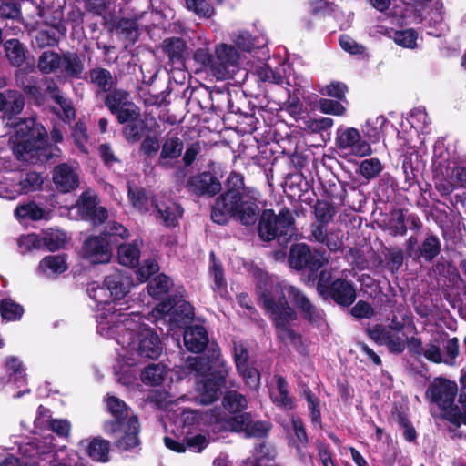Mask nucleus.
<instances>
[{
    "mask_svg": "<svg viewBox=\"0 0 466 466\" xmlns=\"http://www.w3.org/2000/svg\"><path fill=\"white\" fill-rule=\"evenodd\" d=\"M256 293L258 303L272 322L276 339L280 343L289 341L294 347L302 344V336L291 327V322L299 318L295 308L312 325L323 320L322 310L296 286L284 287L272 279L263 278L256 284Z\"/></svg>",
    "mask_w": 466,
    "mask_h": 466,
    "instance_id": "f257e3e1",
    "label": "nucleus"
},
{
    "mask_svg": "<svg viewBox=\"0 0 466 466\" xmlns=\"http://www.w3.org/2000/svg\"><path fill=\"white\" fill-rule=\"evenodd\" d=\"M259 201L250 195L245 186L244 176L231 171L224 182V190L211 205L210 218L218 225L225 226L231 219L243 227H254L259 218Z\"/></svg>",
    "mask_w": 466,
    "mask_h": 466,
    "instance_id": "f03ea898",
    "label": "nucleus"
},
{
    "mask_svg": "<svg viewBox=\"0 0 466 466\" xmlns=\"http://www.w3.org/2000/svg\"><path fill=\"white\" fill-rule=\"evenodd\" d=\"M15 128L19 140L13 147V154L18 161L38 165L54 157L53 150L57 147L48 143L47 131L35 118H24Z\"/></svg>",
    "mask_w": 466,
    "mask_h": 466,
    "instance_id": "7ed1b4c3",
    "label": "nucleus"
},
{
    "mask_svg": "<svg viewBox=\"0 0 466 466\" xmlns=\"http://www.w3.org/2000/svg\"><path fill=\"white\" fill-rule=\"evenodd\" d=\"M189 367L198 373L204 374L200 390L199 402L209 405L219 399L222 388L225 387L229 368L221 358L220 350H213L212 356L196 357L189 362Z\"/></svg>",
    "mask_w": 466,
    "mask_h": 466,
    "instance_id": "20e7f679",
    "label": "nucleus"
},
{
    "mask_svg": "<svg viewBox=\"0 0 466 466\" xmlns=\"http://www.w3.org/2000/svg\"><path fill=\"white\" fill-rule=\"evenodd\" d=\"M256 225L261 241L277 240L282 248H287L294 235L295 218L286 207L281 208L279 214L272 208H264L260 209Z\"/></svg>",
    "mask_w": 466,
    "mask_h": 466,
    "instance_id": "39448f33",
    "label": "nucleus"
},
{
    "mask_svg": "<svg viewBox=\"0 0 466 466\" xmlns=\"http://www.w3.org/2000/svg\"><path fill=\"white\" fill-rule=\"evenodd\" d=\"M187 176V171L178 167L174 177L178 185H182L187 192L198 198H212L218 197L224 190L222 183V175L214 167V165L208 164L203 170H198Z\"/></svg>",
    "mask_w": 466,
    "mask_h": 466,
    "instance_id": "423d86ee",
    "label": "nucleus"
},
{
    "mask_svg": "<svg viewBox=\"0 0 466 466\" xmlns=\"http://www.w3.org/2000/svg\"><path fill=\"white\" fill-rule=\"evenodd\" d=\"M316 290L323 300L340 308H350L357 299V289L351 280L341 277L333 279L331 271L327 269L320 270Z\"/></svg>",
    "mask_w": 466,
    "mask_h": 466,
    "instance_id": "0eeeda50",
    "label": "nucleus"
},
{
    "mask_svg": "<svg viewBox=\"0 0 466 466\" xmlns=\"http://www.w3.org/2000/svg\"><path fill=\"white\" fill-rule=\"evenodd\" d=\"M291 268L303 271L307 282L319 281V270L329 262L326 251L321 248H311L306 243L292 244L288 258Z\"/></svg>",
    "mask_w": 466,
    "mask_h": 466,
    "instance_id": "6e6552de",
    "label": "nucleus"
},
{
    "mask_svg": "<svg viewBox=\"0 0 466 466\" xmlns=\"http://www.w3.org/2000/svg\"><path fill=\"white\" fill-rule=\"evenodd\" d=\"M458 393L456 382L448 379L438 377L427 388L426 397L435 403L441 410V418L449 421V415L454 413L453 409L458 408L455 398Z\"/></svg>",
    "mask_w": 466,
    "mask_h": 466,
    "instance_id": "1a4fd4ad",
    "label": "nucleus"
},
{
    "mask_svg": "<svg viewBox=\"0 0 466 466\" xmlns=\"http://www.w3.org/2000/svg\"><path fill=\"white\" fill-rule=\"evenodd\" d=\"M156 309L162 315L168 317L170 326L185 328L194 319V307L187 300L177 295H171L162 299Z\"/></svg>",
    "mask_w": 466,
    "mask_h": 466,
    "instance_id": "9d476101",
    "label": "nucleus"
},
{
    "mask_svg": "<svg viewBox=\"0 0 466 466\" xmlns=\"http://www.w3.org/2000/svg\"><path fill=\"white\" fill-rule=\"evenodd\" d=\"M130 350L138 357L157 360L163 351L162 341L154 328L141 325L129 342Z\"/></svg>",
    "mask_w": 466,
    "mask_h": 466,
    "instance_id": "9b49d317",
    "label": "nucleus"
},
{
    "mask_svg": "<svg viewBox=\"0 0 466 466\" xmlns=\"http://www.w3.org/2000/svg\"><path fill=\"white\" fill-rule=\"evenodd\" d=\"M224 427L232 432L244 433L246 438L266 439L273 425L269 420H254L251 412H244L228 418Z\"/></svg>",
    "mask_w": 466,
    "mask_h": 466,
    "instance_id": "f8f14e48",
    "label": "nucleus"
},
{
    "mask_svg": "<svg viewBox=\"0 0 466 466\" xmlns=\"http://www.w3.org/2000/svg\"><path fill=\"white\" fill-rule=\"evenodd\" d=\"M336 147L341 150H348L356 157H366L372 153L368 141L361 137L360 131L355 127L343 128L339 127L336 132Z\"/></svg>",
    "mask_w": 466,
    "mask_h": 466,
    "instance_id": "ddd939ff",
    "label": "nucleus"
},
{
    "mask_svg": "<svg viewBox=\"0 0 466 466\" xmlns=\"http://www.w3.org/2000/svg\"><path fill=\"white\" fill-rule=\"evenodd\" d=\"M239 58L237 49L228 44L218 45L214 53L213 76L224 80L232 76Z\"/></svg>",
    "mask_w": 466,
    "mask_h": 466,
    "instance_id": "4468645a",
    "label": "nucleus"
},
{
    "mask_svg": "<svg viewBox=\"0 0 466 466\" xmlns=\"http://www.w3.org/2000/svg\"><path fill=\"white\" fill-rule=\"evenodd\" d=\"M365 333L379 346L387 347L391 354H401L406 349L405 339L397 332H392L390 328H385V325L377 323L372 327L365 329Z\"/></svg>",
    "mask_w": 466,
    "mask_h": 466,
    "instance_id": "2eb2a0df",
    "label": "nucleus"
},
{
    "mask_svg": "<svg viewBox=\"0 0 466 466\" xmlns=\"http://www.w3.org/2000/svg\"><path fill=\"white\" fill-rule=\"evenodd\" d=\"M140 432V422L138 417L131 414V418L120 429L108 436L116 438L114 445L120 451H131L140 445L138 434Z\"/></svg>",
    "mask_w": 466,
    "mask_h": 466,
    "instance_id": "dca6fc26",
    "label": "nucleus"
},
{
    "mask_svg": "<svg viewBox=\"0 0 466 466\" xmlns=\"http://www.w3.org/2000/svg\"><path fill=\"white\" fill-rule=\"evenodd\" d=\"M106 401L107 411L112 416V419L105 420L102 428L106 434H113L120 429L121 425L129 420L131 414H129L128 406L121 399L116 396H109Z\"/></svg>",
    "mask_w": 466,
    "mask_h": 466,
    "instance_id": "f3484780",
    "label": "nucleus"
},
{
    "mask_svg": "<svg viewBox=\"0 0 466 466\" xmlns=\"http://www.w3.org/2000/svg\"><path fill=\"white\" fill-rule=\"evenodd\" d=\"M83 257L92 264H106L112 252L100 235L88 237L83 244Z\"/></svg>",
    "mask_w": 466,
    "mask_h": 466,
    "instance_id": "a211bd4d",
    "label": "nucleus"
},
{
    "mask_svg": "<svg viewBox=\"0 0 466 466\" xmlns=\"http://www.w3.org/2000/svg\"><path fill=\"white\" fill-rule=\"evenodd\" d=\"M104 285L108 289L113 301L124 299L129 293L134 283L132 277L127 272L115 270L105 278Z\"/></svg>",
    "mask_w": 466,
    "mask_h": 466,
    "instance_id": "6ab92c4d",
    "label": "nucleus"
},
{
    "mask_svg": "<svg viewBox=\"0 0 466 466\" xmlns=\"http://www.w3.org/2000/svg\"><path fill=\"white\" fill-rule=\"evenodd\" d=\"M15 80L17 86L24 93L22 95L26 96L30 104L36 106H41L45 104L46 96L38 85L37 78L33 76L27 77L24 70L18 69L15 72Z\"/></svg>",
    "mask_w": 466,
    "mask_h": 466,
    "instance_id": "aec40b11",
    "label": "nucleus"
},
{
    "mask_svg": "<svg viewBox=\"0 0 466 466\" xmlns=\"http://www.w3.org/2000/svg\"><path fill=\"white\" fill-rule=\"evenodd\" d=\"M53 182L60 193L66 194L78 187L79 177L67 163H61L54 167Z\"/></svg>",
    "mask_w": 466,
    "mask_h": 466,
    "instance_id": "412c9836",
    "label": "nucleus"
},
{
    "mask_svg": "<svg viewBox=\"0 0 466 466\" xmlns=\"http://www.w3.org/2000/svg\"><path fill=\"white\" fill-rule=\"evenodd\" d=\"M84 70V56L70 50L61 52L60 72L65 77L74 80L82 79Z\"/></svg>",
    "mask_w": 466,
    "mask_h": 466,
    "instance_id": "4be33fe9",
    "label": "nucleus"
},
{
    "mask_svg": "<svg viewBox=\"0 0 466 466\" xmlns=\"http://www.w3.org/2000/svg\"><path fill=\"white\" fill-rule=\"evenodd\" d=\"M183 149L184 142L177 134L167 132L161 145L158 165L167 167L170 160H176L181 157Z\"/></svg>",
    "mask_w": 466,
    "mask_h": 466,
    "instance_id": "5701e85b",
    "label": "nucleus"
},
{
    "mask_svg": "<svg viewBox=\"0 0 466 466\" xmlns=\"http://www.w3.org/2000/svg\"><path fill=\"white\" fill-rule=\"evenodd\" d=\"M151 205L155 207L165 227L175 228L178 225V218L184 211L180 204L169 199L158 202L154 197Z\"/></svg>",
    "mask_w": 466,
    "mask_h": 466,
    "instance_id": "b1692460",
    "label": "nucleus"
},
{
    "mask_svg": "<svg viewBox=\"0 0 466 466\" xmlns=\"http://www.w3.org/2000/svg\"><path fill=\"white\" fill-rule=\"evenodd\" d=\"M186 349L193 353H200L205 350L208 343V335L201 325L187 326L183 334Z\"/></svg>",
    "mask_w": 466,
    "mask_h": 466,
    "instance_id": "393cba45",
    "label": "nucleus"
},
{
    "mask_svg": "<svg viewBox=\"0 0 466 466\" xmlns=\"http://www.w3.org/2000/svg\"><path fill=\"white\" fill-rule=\"evenodd\" d=\"M87 76L85 77L89 84L93 85L97 93H103L107 95V93L111 92L114 86L116 85V80L115 79L112 72L102 66H95L90 68L86 73Z\"/></svg>",
    "mask_w": 466,
    "mask_h": 466,
    "instance_id": "a878e982",
    "label": "nucleus"
},
{
    "mask_svg": "<svg viewBox=\"0 0 466 466\" xmlns=\"http://www.w3.org/2000/svg\"><path fill=\"white\" fill-rule=\"evenodd\" d=\"M441 244L438 236L428 232L420 245L414 249L410 257L413 259L422 258L427 263H431L441 253Z\"/></svg>",
    "mask_w": 466,
    "mask_h": 466,
    "instance_id": "bb28decb",
    "label": "nucleus"
},
{
    "mask_svg": "<svg viewBox=\"0 0 466 466\" xmlns=\"http://www.w3.org/2000/svg\"><path fill=\"white\" fill-rule=\"evenodd\" d=\"M108 249L112 252L114 248H119L129 237V231L122 224L110 221L106 224L104 230L99 234Z\"/></svg>",
    "mask_w": 466,
    "mask_h": 466,
    "instance_id": "cd10ccee",
    "label": "nucleus"
},
{
    "mask_svg": "<svg viewBox=\"0 0 466 466\" xmlns=\"http://www.w3.org/2000/svg\"><path fill=\"white\" fill-rule=\"evenodd\" d=\"M187 48V43L181 37H167L162 42V50L167 56L172 66H184Z\"/></svg>",
    "mask_w": 466,
    "mask_h": 466,
    "instance_id": "c85d7f7f",
    "label": "nucleus"
},
{
    "mask_svg": "<svg viewBox=\"0 0 466 466\" xmlns=\"http://www.w3.org/2000/svg\"><path fill=\"white\" fill-rule=\"evenodd\" d=\"M25 106V96L17 90L0 92V112L11 116L20 114Z\"/></svg>",
    "mask_w": 466,
    "mask_h": 466,
    "instance_id": "c756f323",
    "label": "nucleus"
},
{
    "mask_svg": "<svg viewBox=\"0 0 466 466\" xmlns=\"http://www.w3.org/2000/svg\"><path fill=\"white\" fill-rule=\"evenodd\" d=\"M277 451L266 442L255 446L252 455L243 461V466H267L275 461Z\"/></svg>",
    "mask_w": 466,
    "mask_h": 466,
    "instance_id": "7c9ffc66",
    "label": "nucleus"
},
{
    "mask_svg": "<svg viewBox=\"0 0 466 466\" xmlns=\"http://www.w3.org/2000/svg\"><path fill=\"white\" fill-rule=\"evenodd\" d=\"M104 105L112 116L116 115L120 110L127 107L133 101L130 93L123 88L115 87L104 97Z\"/></svg>",
    "mask_w": 466,
    "mask_h": 466,
    "instance_id": "2f4dec72",
    "label": "nucleus"
},
{
    "mask_svg": "<svg viewBox=\"0 0 466 466\" xmlns=\"http://www.w3.org/2000/svg\"><path fill=\"white\" fill-rule=\"evenodd\" d=\"M4 51L9 64L20 67L26 59V48L17 38H10L3 43Z\"/></svg>",
    "mask_w": 466,
    "mask_h": 466,
    "instance_id": "473e14b6",
    "label": "nucleus"
},
{
    "mask_svg": "<svg viewBox=\"0 0 466 466\" xmlns=\"http://www.w3.org/2000/svg\"><path fill=\"white\" fill-rule=\"evenodd\" d=\"M382 254L384 256V269L392 275L399 274L404 262L403 250L398 246H385L382 248Z\"/></svg>",
    "mask_w": 466,
    "mask_h": 466,
    "instance_id": "72a5a7b5",
    "label": "nucleus"
},
{
    "mask_svg": "<svg viewBox=\"0 0 466 466\" xmlns=\"http://www.w3.org/2000/svg\"><path fill=\"white\" fill-rule=\"evenodd\" d=\"M109 451L110 441L101 437L93 438L86 447L88 457L97 462H107L109 461Z\"/></svg>",
    "mask_w": 466,
    "mask_h": 466,
    "instance_id": "f704fd0d",
    "label": "nucleus"
},
{
    "mask_svg": "<svg viewBox=\"0 0 466 466\" xmlns=\"http://www.w3.org/2000/svg\"><path fill=\"white\" fill-rule=\"evenodd\" d=\"M223 408L231 414L238 415L244 413L248 407V400L245 395L237 390H228L222 398Z\"/></svg>",
    "mask_w": 466,
    "mask_h": 466,
    "instance_id": "c9c22d12",
    "label": "nucleus"
},
{
    "mask_svg": "<svg viewBox=\"0 0 466 466\" xmlns=\"http://www.w3.org/2000/svg\"><path fill=\"white\" fill-rule=\"evenodd\" d=\"M140 248L137 241L126 244L124 243L117 249L118 262L130 268H135L139 265Z\"/></svg>",
    "mask_w": 466,
    "mask_h": 466,
    "instance_id": "e433bc0d",
    "label": "nucleus"
},
{
    "mask_svg": "<svg viewBox=\"0 0 466 466\" xmlns=\"http://www.w3.org/2000/svg\"><path fill=\"white\" fill-rule=\"evenodd\" d=\"M148 129L147 120L139 116L136 120L125 124L122 135L127 143L135 144L141 141L145 132Z\"/></svg>",
    "mask_w": 466,
    "mask_h": 466,
    "instance_id": "4c0bfd02",
    "label": "nucleus"
},
{
    "mask_svg": "<svg viewBox=\"0 0 466 466\" xmlns=\"http://www.w3.org/2000/svg\"><path fill=\"white\" fill-rule=\"evenodd\" d=\"M61 53L53 50L43 51L37 59V68L44 75L60 70Z\"/></svg>",
    "mask_w": 466,
    "mask_h": 466,
    "instance_id": "58836bf2",
    "label": "nucleus"
},
{
    "mask_svg": "<svg viewBox=\"0 0 466 466\" xmlns=\"http://www.w3.org/2000/svg\"><path fill=\"white\" fill-rule=\"evenodd\" d=\"M405 211L403 208H395L390 211L386 228L392 237L407 234L408 227L405 225Z\"/></svg>",
    "mask_w": 466,
    "mask_h": 466,
    "instance_id": "ea45409f",
    "label": "nucleus"
},
{
    "mask_svg": "<svg viewBox=\"0 0 466 466\" xmlns=\"http://www.w3.org/2000/svg\"><path fill=\"white\" fill-rule=\"evenodd\" d=\"M173 285L171 279L164 273L158 274L147 283V289L149 296L155 299H159L170 289Z\"/></svg>",
    "mask_w": 466,
    "mask_h": 466,
    "instance_id": "a19ab883",
    "label": "nucleus"
},
{
    "mask_svg": "<svg viewBox=\"0 0 466 466\" xmlns=\"http://www.w3.org/2000/svg\"><path fill=\"white\" fill-rule=\"evenodd\" d=\"M390 124V121L385 116H380L374 122L368 120L362 128V132L370 142L378 143L383 135L384 127Z\"/></svg>",
    "mask_w": 466,
    "mask_h": 466,
    "instance_id": "79ce46f5",
    "label": "nucleus"
},
{
    "mask_svg": "<svg viewBox=\"0 0 466 466\" xmlns=\"http://www.w3.org/2000/svg\"><path fill=\"white\" fill-rule=\"evenodd\" d=\"M383 170V165L378 157H371L362 160L356 172L367 182H370L380 176Z\"/></svg>",
    "mask_w": 466,
    "mask_h": 466,
    "instance_id": "37998d69",
    "label": "nucleus"
},
{
    "mask_svg": "<svg viewBox=\"0 0 466 466\" xmlns=\"http://www.w3.org/2000/svg\"><path fill=\"white\" fill-rule=\"evenodd\" d=\"M24 312V307L9 298L0 300V315L4 319L7 321L20 320Z\"/></svg>",
    "mask_w": 466,
    "mask_h": 466,
    "instance_id": "c03bdc74",
    "label": "nucleus"
},
{
    "mask_svg": "<svg viewBox=\"0 0 466 466\" xmlns=\"http://www.w3.org/2000/svg\"><path fill=\"white\" fill-rule=\"evenodd\" d=\"M313 209L317 221L323 224H329L337 214L335 206L327 199H317Z\"/></svg>",
    "mask_w": 466,
    "mask_h": 466,
    "instance_id": "a18cd8bd",
    "label": "nucleus"
},
{
    "mask_svg": "<svg viewBox=\"0 0 466 466\" xmlns=\"http://www.w3.org/2000/svg\"><path fill=\"white\" fill-rule=\"evenodd\" d=\"M127 198L134 208L139 212L147 213L149 211V199L144 187H133L130 184H127Z\"/></svg>",
    "mask_w": 466,
    "mask_h": 466,
    "instance_id": "49530a36",
    "label": "nucleus"
},
{
    "mask_svg": "<svg viewBox=\"0 0 466 466\" xmlns=\"http://www.w3.org/2000/svg\"><path fill=\"white\" fill-rule=\"evenodd\" d=\"M60 37L52 28H41L35 32L33 44L40 49L55 47L58 46Z\"/></svg>",
    "mask_w": 466,
    "mask_h": 466,
    "instance_id": "de8ad7c7",
    "label": "nucleus"
},
{
    "mask_svg": "<svg viewBox=\"0 0 466 466\" xmlns=\"http://www.w3.org/2000/svg\"><path fill=\"white\" fill-rule=\"evenodd\" d=\"M249 112L241 111L237 120L238 127L244 133L251 134L258 129V119L255 116L256 106L248 103Z\"/></svg>",
    "mask_w": 466,
    "mask_h": 466,
    "instance_id": "09e8293b",
    "label": "nucleus"
},
{
    "mask_svg": "<svg viewBox=\"0 0 466 466\" xmlns=\"http://www.w3.org/2000/svg\"><path fill=\"white\" fill-rule=\"evenodd\" d=\"M392 35L389 37L393 39L395 44L404 48H414L417 46L418 33L412 29L391 30Z\"/></svg>",
    "mask_w": 466,
    "mask_h": 466,
    "instance_id": "8fccbe9b",
    "label": "nucleus"
},
{
    "mask_svg": "<svg viewBox=\"0 0 466 466\" xmlns=\"http://www.w3.org/2000/svg\"><path fill=\"white\" fill-rule=\"evenodd\" d=\"M45 270L49 269L52 273L62 274L67 270L66 255H49L45 257L39 264Z\"/></svg>",
    "mask_w": 466,
    "mask_h": 466,
    "instance_id": "3c124183",
    "label": "nucleus"
},
{
    "mask_svg": "<svg viewBox=\"0 0 466 466\" xmlns=\"http://www.w3.org/2000/svg\"><path fill=\"white\" fill-rule=\"evenodd\" d=\"M185 6L199 18H210L216 13L215 8L207 0H185Z\"/></svg>",
    "mask_w": 466,
    "mask_h": 466,
    "instance_id": "603ef678",
    "label": "nucleus"
},
{
    "mask_svg": "<svg viewBox=\"0 0 466 466\" xmlns=\"http://www.w3.org/2000/svg\"><path fill=\"white\" fill-rule=\"evenodd\" d=\"M141 380L147 385L157 386L164 381V370L158 364H149L141 372Z\"/></svg>",
    "mask_w": 466,
    "mask_h": 466,
    "instance_id": "864d4df0",
    "label": "nucleus"
},
{
    "mask_svg": "<svg viewBox=\"0 0 466 466\" xmlns=\"http://www.w3.org/2000/svg\"><path fill=\"white\" fill-rule=\"evenodd\" d=\"M116 30L132 43L136 42L139 35L137 19L120 18L116 24Z\"/></svg>",
    "mask_w": 466,
    "mask_h": 466,
    "instance_id": "5fc2aeb1",
    "label": "nucleus"
},
{
    "mask_svg": "<svg viewBox=\"0 0 466 466\" xmlns=\"http://www.w3.org/2000/svg\"><path fill=\"white\" fill-rule=\"evenodd\" d=\"M15 214L22 219L40 220L44 217V210L35 202L32 201L17 206Z\"/></svg>",
    "mask_w": 466,
    "mask_h": 466,
    "instance_id": "6e6d98bb",
    "label": "nucleus"
},
{
    "mask_svg": "<svg viewBox=\"0 0 466 466\" xmlns=\"http://www.w3.org/2000/svg\"><path fill=\"white\" fill-rule=\"evenodd\" d=\"M277 388L279 396L272 399L273 402L279 407L292 409L293 400L289 394L288 382L284 377L279 376L277 378Z\"/></svg>",
    "mask_w": 466,
    "mask_h": 466,
    "instance_id": "4d7b16f0",
    "label": "nucleus"
},
{
    "mask_svg": "<svg viewBox=\"0 0 466 466\" xmlns=\"http://www.w3.org/2000/svg\"><path fill=\"white\" fill-rule=\"evenodd\" d=\"M86 291L90 299L97 304L106 305L112 301L108 289H106L104 283L100 285L98 282L93 281L88 285Z\"/></svg>",
    "mask_w": 466,
    "mask_h": 466,
    "instance_id": "13d9d810",
    "label": "nucleus"
},
{
    "mask_svg": "<svg viewBox=\"0 0 466 466\" xmlns=\"http://www.w3.org/2000/svg\"><path fill=\"white\" fill-rule=\"evenodd\" d=\"M319 109L321 113L342 116L346 115L347 109L341 104V101L329 98H320L319 100Z\"/></svg>",
    "mask_w": 466,
    "mask_h": 466,
    "instance_id": "bf43d9fd",
    "label": "nucleus"
},
{
    "mask_svg": "<svg viewBox=\"0 0 466 466\" xmlns=\"http://www.w3.org/2000/svg\"><path fill=\"white\" fill-rule=\"evenodd\" d=\"M159 265L155 258L146 259L140 267H137V279L140 283L150 280V277L157 273Z\"/></svg>",
    "mask_w": 466,
    "mask_h": 466,
    "instance_id": "052dcab7",
    "label": "nucleus"
},
{
    "mask_svg": "<svg viewBox=\"0 0 466 466\" xmlns=\"http://www.w3.org/2000/svg\"><path fill=\"white\" fill-rule=\"evenodd\" d=\"M305 399L308 402L310 420L313 424H321V412L319 410V399L308 388L304 390Z\"/></svg>",
    "mask_w": 466,
    "mask_h": 466,
    "instance_id": "680f3d73",
    "label": "nucleus"
},
{
    "mask_svg": "<svg viewBox=\"0 0 466 466\" xmlns=\"http://www.w3.org/2000/svg\"><path fill=\"white\" fill-rule=\"evenodd\" d=\"M21 16V6L17 0H0V18L17 19Z\"/></svg>",
    "mask_w": 466,
    "mask_h": 466,
    "instance_id": "e2e57ef3",
    "label": "nucleus"
},
{
    "mask_svg": "<svg viewBox=\"0 0 466 466\" xmlns=\"http://www.w3.org/2000/svg\"><path fill=\"white\" fill-rule=\"evenodd\" d=\"M233 353H234V362L236 365L237 370H240L242 367L249 365V353L248 346L243 341H234L233 342Z\"/></svg>",
    "mask_w": 466,
    "mask_h": 466,
    "instance_id": "0e129e2a",
    "label": "nucleus"
},
{
    "mask_svg": "<svg viewBox=\"0 0 466 466\" xmlns=\"http://www.w3.org/2000/svg\"><path fill=\"white\" fill-rule=\"evenodd\" d=\"M43 184V179L37 172H27L20 180L21 191L25 194L38 190Z\"/></svg>",
    "mask_w": 466,
    "mask_h": 466,
    "instance_id": "69168bd1",
    "label": "nucleus"
},
{
    "mask_svg": "<svg viewBox=\"0 0 466 466\" xmlns=\"http://www.w3.org/2000/svg\"><path fill=\"white\" fill-rule=\"evenodd\" d=\"M459 403L461 407L453 409L454 413L449 415V422L460 428L461 424L466 425V393H460Z\"/></svg>",
    "mask_w": 466,
    "mask_h": 466,
    "instance_id": "338daca9",
    "label": "nucleus"
},
{
    "mask_svg": "<svg viewBox=\"0 0 466 466\" xmlns=\"http://www.w3.org/2000/svg\"><path fill=\"white\" fill-rule=\"evenodd\" d=\"M349 92V86L340 81H331L327 85L322 94L330 97H334L339 101H346V94Z\"/></svg>",
    "mask_w": 466,
    "mask_h": 466,
    "instance_id": "774afa93",
    "label": "nucleus"
}]
</instances>
